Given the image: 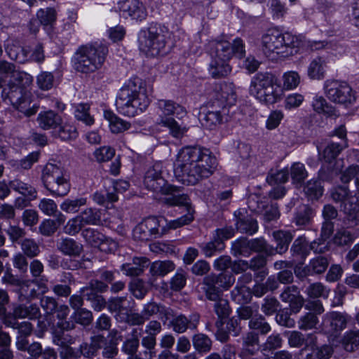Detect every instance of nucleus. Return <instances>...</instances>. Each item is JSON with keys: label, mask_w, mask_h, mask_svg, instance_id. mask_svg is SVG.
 <instances>
[{"label": "nucleus", "mask_w": 359, "mask_h": 359, "mask_svg": "<svg viewBox=\"0 0 359 359\" xmlns=\"http://www.w3.org/2000/svg\"><path fill=\"white\" fill-rule=\"evenodd\" d=\"M118 6L125 17L133 20L141 21L147 15L146 8L140 0H118Z\"/></svg>", "instance_id": "obj_18"}, {"label": "nucleus", "mask_w": 359, "mask_h": 359, "mask_svg": "<svg viewBox=\"0 0 359 359\" xmlns=\"http://www.w3.org/2000/svg\"><path fill=\"white\" fill-rule=\"evenodd\" d=\"M170 33L167 27L161 24H151L142 29L138 36L139 48L147 57H157L165 52V44Z\"/></svg>", "instance_id": "obj_7"}, {"label": "nucleus", "mask_w": 359, "mask_h": 359, "mask_svg": "<svg viewBox=\"0 0 359 359\" xmlns=\"http://www.w3.org/2000/svg\"><path fill=\"white\" fill-rule=\"evenodd\" d=\"M74 319L76 323L86 325L90 323L93 316L90 311L82 309L75 311Z\"/></svg>", "instance_id": "obj_62"}, {"label": "nucleus", "mask_w": 359, "mask_h": 359, "mask_svg": "<svg viewBox=\"0 0 359 359\" xmlns=\"http://www.w3.org/2000/svg\"><path fill=\"white\" fill-rule=\"evenodd\" d=\"M148 259L145 257H134L133 263H126L121 266L123 273L128 276H139L147 266Z\"/></svg>", "instance_id": "obj_25"}, {"label": "nucleus", "mask_w": 359, "mask_h": 359, "mask_svg": "<svg viewBox=\"0 0 359 359\" xmlns=\"http://www.w3.org/2000/svg\"><path fill=\"white\" fill-rule=\"evenodd\" d=\"M304 100L303 95L294 93L286 96L284 100V108L285 110L292 111L300 107Z\"/></svg>", "instance_id": "obj_45"}, {"label": "nucleus", "mask_w": 359, "mask_h": 359, "mask_svg": "<svg viewBox=\"0 0 359 359\" xmlns=\"http://www.w3.org/2000/svg\"><path fill=\"white\" fill-rule=\"evenodd\" d=\"M36 16L43 25H50L56 20L57 13L55 9L46 8H41L36 13Z\"/></svg>", "instance_id": "obj_44"}, {"label": "nucleus", "mask_w": 359, "mask_h": 359, "mask_svg": "<svg viewBox=\"0 0 359 359\" xmlns=\"http://www.w3.org/2000/svg\"><path fill=\"white\" fill-rule=\"evenodd\" d=\"M289 178V169L284 168L274 173H271L267 177V181L271 185L281 184L285 183Z\"/></svg>", "instance_id": "obj_48"}, {"label": "nucleus", "mask_w": 359, "mask_h": 359, "mask_svg": "<svg viewBox=\"0 0 359 359\" xmlns=\"http://www.w3.org/2000/svg\"><path fill=\"white\" fill-rule=\"evenodd\" d=\"M142 344L145 348H147V351H145L147 359H153L156 355V352L154 351L156 345L155 337L149 334L144 337L142 340Z\"/></svg>", "instance_id": "obj_51"}, {"label": "nucleus", "mask_w": 359, "mask_h": 359, "mask_svg": "<svg viewBox=\"0 0 359 359\" xmlns=\"http://www.w3.org/2000/svg\"><path fill=\"white\" fill-rule=\"evenodd\" d=\"M104 116L108 121L109 127L113 133H119L128 130L130 124L123 119L116 116L110 111H104Z\"/></svg>", "instance_id": "obj_27"}, {"label": "nucleus", "mask_w": 359, "mask_h": 359, "mask_svg": "<svg viewBox=\"0 0 359 359\" xmlns=\"http://www.w3.org/2000/svg\"><path fill=\"white\" fill-rule=\"evenodd\" d=\"M208 49L211 57L209 72L215 78L227 76L231 71L228 62L230 58L233 55L240 58L245 53L243 41L238 38L233 43L225 39L212 41L208 43Z\"/></svg>", "instance_id": "obj_6"}, {"label": "nucleus", "mask_w": 359, "mask_h": 359, "mask_svg": "<svg viewBox=\"0 0 359 359\" xmlns=\"http://www.w3.org/2000/svg\"><path fill=\"white\" fill-rule=\"evenodd\" d=\"M349 317L346 314L332 312L325 315L323 320L320 330L331 337L346 326Z\"/></svg>", "instance_id": "obj_17"}, {"label": "nucleus", "mask_w": 359, "mask_h": 359, "mask_svg": "<svg viewBox=\"0 0 359 359\" xmlns=\"http://www.w3.org/2000/svg\"><path fill=\"white\" fill-rule=\"evenodd\" d=\"M216 302L215 305V310L216 313L219 318H224L229 314V307L228 302L221 298L219 296V299L217 300H214Z\"/></svg>", "instance_id": "obj_60"}, {"label": "nucleus", "mask_w": 359, "mask_h": 359, "mask_svg": "<svg viewBox=\"0 0 359 359\" xmlns=\"http://www.w3.org/2000/svg\"><path fill=\"white\" fill-rule=\"evenodd\" d=\"M157 113V123L167 127L174 137L180 138L187 132V128L180 126L172 117V115H175L177 118H181L185 116L187 111L182 106L171 100H159Z\"/></svg>", "instance_id": "obj_9"}, {"label": "nucleus", "mask_w": 359, "mask_h": 359, "mask_svg": "<svg viewBox=\"0 0 359 359\" xmlns=\"http://www.w3.org/2000/svg\"><path fill=\"white\" fill-rule=\"evenodd\" d=\"M285 117V114L283 111L280 109L271 110L266 121L265 128L269 130H273L276 129Z\"/></svg>", "instance_id": "obj_38"}, {"label": "nucleus", "mask_w": 359, "mask_h": 359, "mask_svg": "<svg viewBox=\"0 0 359 359\" xmlns=\"http://www.w3.org/2000/svg\"><path fill=\"white\" fill-rule=\"evenodd\" d=\"M53 135L59 137L62 140L67 141L75 139L78 135V133L74 126L67 123H64L62 121L60 125H59V127L55 130Z\"/></svg>", "instance_id": "obj_30"}, {"label": "nucleus", "mask_w": 359, "mask_h": 359, "mask_svg": "<svg viewBox=\"0 0 359 359\" xmlns=\"http://www.w3.org/2000/svg\"><path fill=\"white\" fill-rule=\"evenodd\" d=\"M343 147L337 143L330 142L323 149L321 147H318V150L320 156L325 161L331 162L334 160L342 150Z\"/></svg>", "instance_id": "obj_33"}, {"label": "nucleus", "mask_w": 359, "mask_h": 359, "mask_svg": "<svg viewBox=\"0 0 359 359\" xmlns=\"http://www.w3.org/2000/svg\"><path fill=\"white\" fill-rule=\"evenodd\" d=\"M10 186L13 190L28 197L29 199L34 198L36 196V190L34 187L18 180L11 181Z\"/></svg>", "instance_id": "obj_37"}, {"label": "nucleus", "mask_w": 359, "mask_h": 359, "mask_svg": "<svg viewBox=\"0 0 359 359\" xmlns=\"http://www.w3.org/2000/svg\"><path fill=\"white\" fill-rule=\"evenodd\" d=\"M312 107L315 112L326 117L335 118L339 115L337 109L330 104L322 95H316L313 97Z\"/></svg>", "instance_id": "obj_23"}, {"label": "nucleus", "mask_w": 359, "mask_h": 359, "mask_svg": "<svg viewBox=\"0 0 359 359\" xmlns=\"http://www.w3.org/2000/svg\"><path fill=\"white\" fill-rule=\"evenodd\" d=\"M306 291L308 294L311 297L327 298L330 293V290L320 283L311 285L306 289Z\"/></svg>", "instance_id": "obj_49"}, {"label": "nucleus", "mask_w": 359, "mask_h": 359, "mask_svg": "<svg viewBox=\"0 0 359 359\" xmlns=\"http://www.w3.org/2000/svg\"><path fill=\"white\" fill-rule=\"evenodd\" d=\"M61 250L67 255H76L82 250V245L72 238H65L60 244Z\"/></svg>", "instance_id": "obj_43"}, {"label": "nucleus", "mask_w": 359, "mask_h": 359, "mask_svg": "<svg viewBox=\"0 0 359 359\" xmlns=\"http://www.w3.org/2000/svg\"><path fill=\"white\" fill-rule=\"evenodd\" d=\"M199 320V316L194 314L188 319L183 315L176 316L171 321V325L174 332L177 333H184L188 328L194 329L196 327Z\"/></svg>", "instance_id": "obj_24"}, {"label": "nucleus", "mask_w": 359, "mask_h": 359, "mask_svg": "<svg viewBox=\"0 0 359 359\" xmlns=\"http://www.w3.org/2000/svg\"><path fill=\"white\" fill-rule=\"evenodd\" d=\"M252 280V276L245 273L239 279L237 286L231 292V296L233 301L239 304H245L249 302L252 298V291L243 283H247Z\"/></svg>", "instance_id": "obj_20"}, {"label": "nucleus", "mask_w": 359, "mask_h": 359, "mask_svg": "<svg viewBox=\"0 0 359 359\" xmlns=\"http://www.w3.org/2000/svg\"><path fill=\"white\" fill-rule=\"evenodd\" d=\"M313 216L312 210L306 206L303 208V212L298 213L295 217V223L297 226L303 227L307 225Z\"/></svg>", "instance_id": "obj_55"}, {"label": "nucleus", "mask_w": 359, "mask_h": 359, "mask_svg": "<svg viewBox=\"0 0 359 359\" xmlns=\"http://www.w3.org/2000/svg\"><path fill=\"white\" fill-rule=\"evenodd\" d=\"M108 37L114 42L121 41L126 34V30L121 25H116L107 29Z\"/></svg>", "instance_id": "obj_61"}, {"label": "nucleus", "mask_w": 359, "mask_h": 359, "mask_svg": "<svg viewBox=\"0 0 359 359\" xmlns=\"http://www.w3.org/2000/svg\"><path fill=\"white\" fill-rule=\"evenodd\" d=\"M90 107L88 104H78L74 107L75 118L84 123L87 126H91L94 123V118L89 114Z\"/></svg>", "instance_id": "obj_34"}, {"label": "nucleus", "mask_w": 359, "mask_h": 359, "mask_svg": "<svg viewBox=\"0 0 359 359\" xmlns=\"http://www.w3.org/2000/svg\"><path fill=\"white\" fill-rule=\"evenodd\" d=\"M216 166L217 159L208 149L189 147L178 153L174 163V174L182 184L193 185L200 178L212 175Z\"/></svg>", "instance_id": "obj_4"}, {"label": "nucleus", "mask_w": 359, "mask_h": 359, "mask_svg": "<svg viewBox=\"0 0 359 359\" xmlns=\"http://www.w3.org/2000/svg\"><path fill=\"white\" fill-rule=\"evenodd\" d=\"M249 93L259 102L265 105L278 102L283 95L276 78L269 73H259L255 75L251 79Z\"/></svg>", "instance_id": "obj_8"}, {"label": "nucleus", "mask_w": 359, "mask_h": 359, "mask_svg": "<svg viewBox=\"0 0 359 359\" xmlns=\"http://www.w3.org/2000/svg\"><path fill=\"white\" fill-rule=\"evenodd\" d=\"M118 247L116 241L111 238H106L104 236V238L101 240V243L97 245L101 251L105 252H114Z\"/></svg>", "instance_id": "obj_64"}, {"label": "nucleus", "mask_w": 359, "mask_h": 359, "mask_svg": "<svg viewBox=\"0 0 359 359\" xmlns=\"http://www.w3.org/2000/svg\"><path fill=\"white\" fill-rule=\"evenodd\" d=\"M244 212V209H239L234 212V216L239 217L236 222L237 229L241 232H245L250 235L254 234L258 229L257 222L252 218H250L247 221L241 219L240 216L243 215Z\"/></svg>", "instance_id": "obj_26"}, {"label": "nucleus", "mask_w": 359, "mask_h": 359, "mask_svg": "<svg viewBox=\"0 0 359 359\" xmlns=\"http://www.w3.org/2000/svg\"><path fill=\"white\" fill-rule=\"evenodd\" d=\"M276 243V249H269L266 241L263 239H255L250 243V247L256 251H264L267 254L272 255L274 252L282 254L285 252L290 243L293 235L288 231H277L273 233Z\"/></svg>", "instance_id": "obj_16"}, {"label": "nucleus", "mask_w": 359, "mask_h": 359, "mask_svg": "<svg viewBox=\"0 0 359 359\" xmlns=\"http://www.w3.org/2000/svg\"><path fill=\"white\" fill-rule=\"evenodd\" d=\"M214 97V106L224 109L227 106L234 104L236 100L234 85L231 83L222 84L219 90H216Z\"/></svg>", "instance_id": "obj_19"}, {"label": "nucleus", "mask_w": 359, "mask_h": 359, "mask_svg": "<svg viewBox=\"0 0 359 359\" xmlns=\"http://www.w3.org/2000/svg\"><path fill=\"white\" fill-rule=\"evenodd\" d=\"M331 42L306 39L302 34L283 33L277 27L267 29L262 36L260 47L263 53L270 57L271 54L287 57L302 53L306 50H318L332 48Z\"/></svg>", "instance_id": "obj_3"}, {"label": "nucleus", "mask_w": 359, "mask_h": 359, "mask_svg": "<svg viewBox=\"0 0 359 359\" xmlns=\"http://www.w3.org/2000/svg\"><path fill=\"white\" fill-rule=\"evenodd\" d=\"M62 120L60 115L51 110L41 111L37 117L39 127L43 130H50L52 134L59 127Z\"/></svg>", "instance_id": "obj_22"}, {"label": "nucleus", "mask_w": 359, "mask_h": 359, "mask_svg": "<svg viewBox=\"0 0 359 359\" xmlns=\"http://www.w3.org/2000/svg\"><path fill=\"white\" fill-rule=\"evenodd\" d=\"M305 194L311 199L319 198L323 193L321 182L319 180H310L304 188Z\"/></svg>", "instance_id": "obj_41"}, {"label": "nucleus", "mask_w": 359, "mask_h": 359, "mask_svg": "<svg viewBox=\"0 0 359 359\" xmlns=\"http://www.w3.org/2000/svg\"><path fill=\"white\" fill-rule=\"evenodd\" d=\"M192 341L195 349L200 353H206L211 348V340L203 334H195Z\"/></svg>", "instance_id": "obj_39"}, {"label": "nucleus", "mask_w": 359, "mask_h": 359, "mask_svg": "<svg viewBox=\"0 0 359 359\" xmlns=\"http://www.w3.org/2000/svg\"><path fill=\"white\" fill-rule=\"evenodd\" d=\"M39 209L46 215H53L57 211V205L53 200L43 198L39 205Z\"/></svg>", "instance_id": "obj_59"}, {"label": "nucleus", "mask_w": 359, "mask_h": 359, "mask_svg": "<svg viewBox=\"0 0 359 359\" xmlns=\"http://www.w3.org/2000/svg\"><path fill=\"white\" fill-rule=\"evenodd\" d=\"M78 216L83 226L86 224L95 225L101 220L100 212L92 208L84 210Z\"/></svg>", "instance_id": "obj_36"}, {"label": "nucleus", "mask_w": 359, "mask_h": 359, "mask_svg": "<svg viewBox=\"0 0 359 359\" xmlns=\"http://www.w3.org/2000/svg\"><path fill=\"white\" fill-rule=\"evenodd\" d=\"M32 82L33 77L30 74L15 70L11 63L0 62V86L3 87L1 96L26 116L34 114L37 110L34 104L31 106L30 93L27 90Z\"/></svg>", "instance_id": "obj_2"}, {"label": "nucleus", "mask_w": 359, "mask_h": 359, "mask_svg": "<svg viewBox=\"0 0 359 359\" xmlns=\"http://www.w3.org/2000/svg\"><path fill=\"white\" fill-rule=\"evenodd\" d=\"M342 347L346 351H353L359 347V330L346 332L341 340Z\"/></svg>", "instance_id": "obj_32"}, {"label": "nucleus", "mask_w": 359, "mask_h": 359, "mask_svg": "<svg viewBox=\"0 0 359 359\" xmlns=\"http://www.w3.org/2000/svg\"><path fill=\"white\" fill-rule=\"evenodd\" d=\"M42 177L45 187L53 195L62 196L69 191V183L58 166L47 164L43 168Z\"/></svg>", "instance_id": "obj_13"}, {"label": "nucleus", "mask_w": 359, "mask_h": 359, "mask_svg": "<svg viewBox=\"0 0 359 359\" xmlns=\"http://www.w3.org/2000/svg\"><path fill=\"white\" fill-rule=\"evenodd\" d=\"M332 198L341 201V208L347 215L348 227L359 229V199L355 196H350L345 187H338L331 192Z\"/></svg>", "instance_id": "obj_12"}, {"label": "nucleus", "mask_w": 359, "mask_h": 359, "mask_svg": "<svg viewBox=\"0 0 359 359\" xmlns=\"http://www.w3.org/2000/svg\"><path fill=\"white\" fill-rule=\"evenodd\" d=\"M249 326L252 330H259L262 334H266L271 330V327L262 317L251 319Z\"/></svg>", "instance_id": "obj_54"}, {"label": "nucleus", "mask_w": 359, "mask_h": 359, "mask_svg": "<svg viewBox=\"0 0 359 359\" xmlns=\"http://www.w3.org/2000/svg\"><path fill=\"white\" fill-rule=\"evenodd\" d=\"M328 266V261L325 257H319L313 259L310 262L311 269L313 273H321L324 272Z\"/></svg>", "instance_id": "obj_56"}, {"label": "nucleus", "mask_w": 359, "mask_h": 359, "mask_svg": "<svg viewBox=\"0 0 359 359\" xmlns=\"http://www.w3.org/2000/svg\"><path fill=\"white\" fill-rule=\"evenodd\" d=\"M175 269V264L170 261H156L150 266L153 276H164Z\"/></svg>", "instance_id": "obj_31"}, {"label": "nucleus", "mask_w": 359, "mask_h": 359, "mask_svg": "<svg viewBox=\"0 0 359 359\" xmlns=\"http://www.w3.org/2000/svg\"><path fill=\"white\" fill-rule=\"evenodd\" d=\"M200 121L203 127L214 130L222 123V116L219 111H209L201 114Z\"/></svg>", "instance_id": "obj_28"}, {"label": "nucleus", "mask_w": 359, "mask_h": 359, "mask_svg": "<svg viewBox=\"0 0 359 359\" xmlns=\"http://www.w3.org/2000/svg\"><path fill=\"white\" fill-rule=\"evenodd\" d=\"M290 175L294 184L301 183L307 177L304 165L299 162L294 163L290 168Z\"/></svg>", "instance_id": "obj_40"}, {"label": "nucleus", "mask_w": 359, "mask_h": 359, "mask_svg": "<svg viewBox=\"0 0 359 359\" xmlns=\"http://www.w3.org/2000/svg\"><path fill=\"white\" fill-rule=\"evenodd\" d=\"M235 278L230 274L222 273L219 276H208L204 278V290L210 300H217L223 290H228L234 283Z\"/></svg>", "instance_id": "obj_14"}, {"label": "nucleus", "mask_w": 359, "mask_h": 359, "mask_svg": "<svg viewBox=\"0 0 359 359\" xmlns=\"http://www.w3.org/2000/svg\"><path fill=\"white\" fill-rule=\"evenodd\" d=\"M86 198L81 197L77 198H67L60 205V209L67 213H75L81 206L86 204Z\"/></svg>", "instance_id": "obj_35"}, {"label": "nucleus", "mask_w": 359, "mask_h": 359, "mask_svg": "<svg viewBox=\"0 0 359 359\" xmlns=\"http://www.w3.org/2000/svg\"><path fill=\"white\" fill-rule=\"evenodd\" d=\"M161 164L156 163L149 168L144 176V184L147 189L153 191L155 197L170 205L183 208L187 213L176 219L168 222L163 217H149L140 222L133 229V236L135 240L148 241L161 236L168 229H175L194 219V210L186 195L168 184L161 175Z\"/></svg>", "instance_id": "obj_1"}, {"label": "nucleus", "mask_w": 359, "mask_h": 359, "mask_svg": "<svg viewBox=\"0 0 359 359\" xmlns=\"http://www.w3.org/2000/svg\"><path fill=\"white\" fill-rule=\"evenodd\" d=\"M53 76L49 72H42L37 76V85L41 90L50 89L53 86Z\"/></svg>", "instance_id": "obj_50"}, {"label": "nucleus", "mask_w": 359, "mask_h": 359, "mask_svg": "<svg viewBox=\"0 0 359 359\" xmlns=\"http://www.w3.org/2000/svg\"><path fill=\"white\" fill-rule=\"evenodd\" d=\"M327 69V61L325 57H313L307 67V76L312 80H322L325 78Z\"/></svg>", "instance_id": "obj_21"}, {"label": "nucleus", "mask_w": 359, "mask_h": 359, "mask_svg": "<svg viewBox=\"0 0 359 359\" xmlns=\"http://www.w3.org/2000/svg\"><path fill=\"white\" fill-rule=\"evenodd\" d=\"M39 313L38 307L34 305H30L29 307L18 306L13 311L14 316L19 318H35L38 316Z\"/></svg>", "instance_id": "obj_42"}, {"label": "nucleus", "mask_w": 359, "mask_h": 359, "mask_svg": "<svg viewBox=\"0 0 359 359\" xmlns=\"http://www.w3.org/2000/svg\"><path fill=\"white\" fill-rule=\"evenodd\" d=\"M354 239V236L351 234L349 231L341 230L338 231L334 237V243L337 245H346L352 242Z\"/></svg>", "instance_id": "obj_58"}, {"label": "nucleus", "mask_w": 359, "mask_h": 359, "mask_svg": "<svg viewBox=\"0 0 359 359\" xmlns=\"http://www.w3.org/2000/svg\"><path fill=\"white\" fill-rule=\"evenodd\" d=\"M324 93L331 102L349 107L357 100V92L346 81L327 80L323 86Z\"/></svg>", "instance_id": "obj_11"}, {"label": "nucleus", "mask_w": 359, "mask_h": 359, "mask_svg": "<svg viewBox=\"0 0 359 359\" xmlns=\"http://www.w3.org/2000/svg\"><path fill=\"white\" fill-rule=\"evenodd\" d=\"M22 250L28 257H34L39 252L38 245L30 239H26L22 242Z\"/></svg>", "instance_id": "obj_63"}, {"label": "nucleus", "mask_w": 359, "mask_h": 359, "mask_svg": "<svg viewBox=\"0 0 359 359\" xmlns=\"http://www.w3.org/2000/svg\"><path fill=\"white\" fill-rule=\"evenodd\" d=\"M93 155L97 161L106 162L114 157L115 150L111 147L103 146L96 149Z\"/></svg>", "instance_id": "obj_47"}, {"label": "nucleus", "mask_w": 359, "mask_h": 359, "mask_svg": "<svg viewBox=\"0 0 359 359\" xmlns=\"http://www.w3.org/2000/svg\"><path fill=\"white\" fill-rule=\"evenodd\" d=\"M149 103L150 89L137 77L131 78L124 83L116 100L119 112L129 117L144 112Z\"/></svg>", "instance_id": "obj_5"}, {"label": "nucleus", "mask_w": 359, "mask_h": 359, "mask_svg": "<svg viewBox=\"0 0 359 359\" xmlns=\"http://www.w3.org/2000/svg\"><path fill=\"white\" fill-rule=\"evenodd\" d=\"M276 287L277 284L275 280L273 278H269L267 280L266 286L262 284H257L255 285L253 292H252V293H253L256 297H259L264 294L269 290H273Z\"/></svg>", "instance_id": "obj_52"}, {"label": "nucleus", "mask_w": 359, "mask_h": 359, "mask_svg": "<svg viewBox=\"0 0 359 359\" xmlns=\"http://www.w3.org/2000/svg\"><path fill=\"white\" fill-rule=\"evenodd\" d=\"M81 235L87 243L95 248H96L97 245L101 243V240L104 238L102 233L92 228L84 229Z\"/></svg>", "instance_id": "obj_46"}, {"label": "nucleus", "mask_w": 359, "mask_h": 359, "mask_svg": "<svg viewBox=\"0 0 359 359\" xmlns=\"http://www.w3.org/2000/svg\"><path fill=\"white\" fill-rule=\"evenodd\" d=\"M282 88L285 90L296 89L301 82V77L295 71H287L283 73L282 78Z\"/></svg>", "instance_id": "obj_29"}, {"label": "nucleus", "mask_w": 359, "mask_h": 359, "mask_svg": "<svg viewBox=\"0 0 359 359\" xmlns=\"http://www.w3.org/2000/svg\"><path fill=\"white\" fill-rule=\"evenodd\" d=\"M107 52L104 46H81L74 56V68L83 73L93 72L102 67Z\"/></svg>", "instance_id": "obj_10"}, {"label": "nucleus", "mask_w": 359, "mask_h": 359, "mask_svg": "<svg viewBox=\"0 0 359 359\" xmlns=\"http://www.w3.org/2000/svg\"><path fill=\"white\" fill-rule=\"evenodd\" d=\"M6 51L11 60L20 63L27 60L41 62L44 60L43 48L41 43L34 44L29 49L23 48L14 44L12 46L7 44Z\"/></svg>", "instance_id": "obj_15"}, {"label": "nucleus", "mask_w": 359, "mask_h": 359, "mask_svg": "<svg viewBox=\"0 0 359 359\" xmlns=\"http://www.w3.org/2000/svg\"><path fill=\"white\" fill-rule=\"evenodd\" d=\"M83 226L79 216L70 219L64 227V231L69 235H75Z\"/></svg>", "instance_id": "obj_53"}, {"label": "nucleus", "mask_w": 359, "mask_h": 359, "mask_svg": "<svg viewBox=\"0 0 359 359\" xmlns=\"http://www.w3.org/2000/svg\"><path fill=\"white\" fill-rule=\"evenodd\" d=\"M318 322V318L315 315L308 313L300 319L299 327L302 330H311L316 327Z\"/></svg>", "instance_id": "obj_57"}]
</instances>
